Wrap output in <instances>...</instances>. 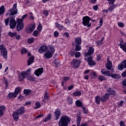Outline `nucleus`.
<instances>
[{"instance_id":"nucleus-1","label":"nucleus","mask_w":126,"mask_h":126,"mask_svg":"<svg viewBox=\"0 0 126 126\" xmlns=\"http://www.w3.org/2000/svg\"><path fill=\"white\" fill-rule=\"evenodd\" d=\"M25 107L21 106L16 111H15L12 114L13 119L15 122H18L19 121V115H23L25 113Z\"/></svg>"},{"instance_id":"nucleus-2","label":"nucleus","mask_w":126,"mask_h":126,"mask_svg":"<svg viewBox=\"0 0 126 126\" xmlns=\"http://www.w3.org/2000/svg\"><path fill=\"white\" fill-rule=\"evenodd\" d=\"M71 120V119L68 116H62L59 121L58 125L59 126H68V125L70 124Z\"/></svg>"},{"instance_id":"nucleus-3","label":"nucleus","mask_w":126,"mask_h":126,"mask_svg":"<svg viewBox=\"0 0 126 126\" xmlns=\"http://www.w3.org/2000/svg\"><path fill=\"white\" fill-rule=\"evenodd\" d=\"M55 52H56V50H55V48H54L53 47H50L49 50L46 51L43 57L47 60L51 59V58H53V56H54Z\"/></svg>"},{"instance_id":"nucleus-4","label":"nucleus","mask_w":126,"mask_h":126,"mask_svg":"<svg viewBox=\"0 0 126 126\" xmlns=\"http://www.w3.org/2000/svg\"><path fill=\"white\" fill-rule=\"evenodd\" d=\"M91 18L88 16H86L83 17L82 19V24L84 26H87L89 28L91 27V23H90Z\"/></svg>"},{"instance_id":"nucleus-5","label":"nucleus","mask_w":126,"mask_h":126,"mask_svg":"<svg viewBox=\"0 0 126 126\" xmlns=\"http://www.w3.org/2000/svg\"><path fill=\"white\" fill-rule=\"evenodd\" d=\"M8 12H10L9 16H13L17 14L18 12V9H17V3H15L13 5V6L11 8L9 9L8 10Z\"/></svg>"},{"instance_id":"nucleus-6","label":"nucleus","mask_w":126,"mask_h":126,"mask_svg":"<svg viewBox=\"0 0 126 126\" xmlns=\"http://www.w3.org/2000/svg\"><path fill=\"white\" fill-rule=\"evenodd\" d=\"M81 63V60H78L76 58L73 59L71 62V64H72L73 68H79L80 64Z\"/></svg>"},{"instance_id":"nucleus-7","label":"nucleus","mask_w":126,"mask_h":126,"mask_svg":"<svg viewBox=\"0 0 126 126\" xmlns=\"http://www.w3.org/2000/svg\"><path fill=\"white\" fill-rule=\"evenodd\" d=\"M0 51L1 52V55H2L3 58H4V59H7V49L4 47L3 44L0 45Z\"/></svg>"},{"instance_id":"nucleus-8","label":"nucleus","mask_w":126,"mask_h":126,"mask_svg":"<svg viewBox=\"0 0 126 126\" xmlns=\"http://www.w3.org/2000/svg\"><path fill=\"white\" fill-rule=\"evenodd\" d=\"M36 28V24H34L33 25L31 24L29 25L25 29V32L27 33V34H30L32 33L34 30H35V28Z\"/></svg>"},{"instance_id":"nucleus-9","label":"nucleus","mask_w":126,"mask_h":126,"mask_svg":"<svg viewBox=\"0 0 126 126\" xmlns=\"http://www.w3.org/2000/svg\"><path fill=\"white\" fill-rule=\"evenodd\" d=\"M94 52H95V49L92 46L90 47L88 52H85L84 54L85 58H87V57H92V55H94Z\"/></svg>"},{"instance_id":"nucleus-10","label":"nucleus","mask_w":126,"mask_h":126,"mask_svg":"<svg viewBox=\"0 0 126 126\" xmlns=\"http://www.w3.org/2000/svg\"><path fill=\"white\" fill-rule=\"evenodd\" d=\"M26 75H28L27 71H22L21 73H19L18 76L19 81H23L25 79Z\"/></svg>"},{"instance_id":"nucleus-11","label":"nucleus","mask_w":126,"mask_h":126,"mask_svg":"<svg viewBox=\"0 0 126 126\" xmlns=\"http://www.w3.org/2000/svg\"><path fill=\"white\" fill-rule=\"evenodd\" d=\"M87 62L89 65L93 66V65H96V62L93 60V57L89 56L87 58Z\"/></svg>"},{"instance_id":"nucleus-12","label":"nucleus","mask_w":126,"mask_h":126,"mask_svg":"<svg viewBox=\"0 0 126 126\" xmlns=\"http://www.w3.org/2000/svg\"><path fill=\"white\" fill-rule=\"evenodd\" d=\"M61 109L57 108L54 112V117L55 121H59L61 118Z\"/></svg>"},{"instance_id":"nucleus-13","label":"nucleus","mask_w":126,"mask_h":126,"mask_svg":"<svg viewBox=\"0 0 126 126\" xmlns=\"http://www.w3.org/2000/svg\"><path fill=\"white\" fill-rule=\"evenodd\" d=\"M124 68H126V59L119 63L117 69L118 70H123Z\"/></svg>"},{"instance_id":"nucleus-14","label":"nucleus","mask_w":126,"mask_h":126,"mask_svg":"<svg viewBox=\"0 0 126 126\" xmlns=\"http://www.w3.org/2000/svg\"><path fill=\"white\" fill-rule=\"evenodd\" d=\"M43 72H44V68L41 67L38 68V69L35 70L34 72V74L36 75V76H40L43 74Z\"/></svg>"},{"instance_id":"nucleus-15","label":"nucleus","mask_w":126,"mask_h":126,"mask_svg":"<svg viewBox=\"0 0 126 126\" xmlns=\"http://www.w3.org/2000/svg\"><path fill=\"white\" fill-rule=\"evenodd\" d=\"M9 26L10 29H14L15 26H16V21L13 18H11L9 21Z\"/></svg>"},{"instance_id":"nucleus-16","label":"nucleus","mask_w":126,"mask_h":126,"mask_svg":"<svg viewBox=\"0 0 126 126\" xmlns=\"http://www.w3.org/2000/svg\"><path fill=\"white\" fill-rule=\"evenodd\" d=\"M47 50H48V46L46 45H42L38 49V53H39V54H43L47 52Z\"/></svg>"},{"instance_id":"nucleus-17","label":"nucleus","mask_w":126,"mask_h":126,"mask_svg":"<svg viewBox=\"0 0 126 126\" xmlns=\"http://www.w3.org/2000/svg\"><path fill=\"white\" fill-rule=\"evenodd\" d=\"M100 72L102 75L104 76H110V73L109 70H107L106 68L101 69Z\"/></svg>"},{"instance_id":"nucleus-18","label":"nucleus","mask_w":126,"mask_h":126,"mask_svg":"<svg viewBox=\"0 0 126 126\" xmlns=\"http://www.w3.org/2000/svg\"><path fill=\"white\" fill-rule=\"evenodd\" d=\"M101 102L104 103L109 100V94L108 93H105L104 95L100 97Z\"/></svg>"},{"instance_id":"nucleus-19","label":"nucleus","mask_w":126,"mask_h":126,"mask_svg":"<svg viewBox=\"0 0 126 126\" xmlns=\"http://www.w3.org/2000/svg\"><path fill=\"white\" fill-rule=\"evenodd\" d=\"M107 63L105 64V66L108 70H111L112 67H113V63L111 62V61L108 60V59L107 60Z\"/></svg>"},{"instance_id":"nucleus-20","label":"nucleus","mask_w":126,"mask_h":126,"mask_svg":"<svg viewBox=\"0 0 126 126\" xmlns=\"http://www.w3.org/2000/svg\"><path fill=\"white\" fill-rule=\"evenodd\" d=\"M106 0L107 1H108V4L110 5H111V6L114 9H115V8H116V7L118 6L117 4H114L115 3V1H116V0Z\"/></svg>"},{"instance_id":"nucleus-21","label":"nucleus","mask_w":126,"mask_h":126,"mask_svg":"<svg viewBox=\"0 0 126 126\" xmlns=\"http://www.w3.org/2000/svg\"><path fill=\"white\" fill-rule=\"evenodd\" d=\"M35 60V57L34 56H32L29 57L28 60V65H31L33 63H34V61Z\"/></svg>"},{"instance_id":"nucleus-22","label":"nucleus","mask_w":126,"mask_h":126,"mask_svg":"<svg viewBox=\"0 0 126 126\" xmlns=\"http://www.w3.org/2000/svg\"><path fill=\"white\" fill-rule=\"evenodd\" d=\"M107 92H108V94L109 95H116V91L111 88H109L107 90Z\"/></svg>"},{"instance_id":"nucleus-23","label":"nucleus","mask_w":126,"mask_h":126,"mask_svg":"<svg viewBox=\"0 0 126 126\" xmlns=\"http://www.w3.org/2000/svg\"><path fill=\"white\" fill-rule=\"evenodd\" d=\"M55 27L56 28H57L58 29H59V31H62V30H63V29H64V28H65L64 26L60 24L58 22H56L55 23Z\"/></svg>"},{"instance_id":"nucleus-24","label":"nucleus","mask_w":126,"mask_h":126,"mask_svg":"<svg viewBox=\"0 0 126 126\" xmlns=\"http://www.w3.org/2000/svg\"><path fill=\"white\" fill-rule=\"evenodd\" d=\"M43 99H42V101L44 103H47V102L45 100H47V101H49V100H50V95H49V93H48V92H46L45 93Z\"/></svg>"},{"instance_id":"nucleus-25","label":"nucleus","mask_w":126,"mask_h":126,"mask_svg":"<svg viewBox=\"0 0 126 126\" xmlns=\"http://www.w3.org/2000/svg\"><path fill=\"white\" fill-rule=\"evenodd\" d=\"M23 93L25 96H29L32 93V90L28 89H25L23 91Z\"/></svg>"},{"instance_id":"nucleus-26","label":"nucleus","mask_w":126,"mask_h":126,"mask_svg":"<svg viewBox=\"0 0 126 126\" xmlns=\"http://www.w3.org/2000/svg\"><path fill=\"white\" fill-rule=\"evenodd\" d=\"M24 26V24H17L16 26L17 31H21V30H23Z\"/></svg>"},{"instance_id":"nucleus-27","label":"nucleus","mask_w":126,"mask_h":126,"mask_svg":"<svg viewBox=\"0 0 126 126\" xmlns=\"http://www.w3.org/2000/svg\"><path fill=\"white\" fill-rule=\"evenodd\" d=\"M75 104L76 107H77L78 108H82V107L84 106L83 105V103H82V102H81V101L79 100H77L75 101Z\"/></svg>"},{"instance_id":"nucleus-28","label":"nucleus","mask_w":126,"mask_h":126,"mask_svg":"<svg viewBox=\"0 0 126 126\" xmlns=\"http://www.w3.org/2000/svg\"><path fill=\"white\" fill-rule=\"evenodd\" d=\"M5 13V7H4V5H2L0 7V17L1 16V15H3Z\"/></svg>"},{"instance_id":"nucleus-29","label":"nucleus","mask_w":126,"mask_h":126,"mask_svg":"<svg viewBox=\"0 0 126 126\" xmlns=\"http://www.w3.org/2000/svg\"><path fill=\"white\" fill-rule=\"evenodd\" d=\"M5 109H6V107H5V106L4 105H0V116H3V111H5Z\"/></svg>"},{"instance_id":"nucleus-30","label":"nucleus","mask_w":126,"mask_h":126,"mask_svg":"<svg viewBox=\"0 0 126 126\" xmlns=\"http://www.w3.org/2000/svg\"><path fill=\"white\" fill-rule=\"evenodd\" d=\"M82 39L80 37H76L75 38V45H81V41Z\"/></svg>"},{"instance_id":"nucleus-31","label":"nucleus","mask_w":126,"mask_h":126,"mask_svg":"<svg viewBox=\"0 0 126 126\" xmlns=\"http://www.w3.org/2000/svg\"><path fill=\"white\" fill-rule=\"evenodd\" d=\"M95 102L97 105H100L101 101V96L99 95H96L95 97Z\"/></svg>"},{"instance_id":"nucleus-32","label":"nucleus","mask_w":126,"mask_h":126,"mask_svg":"<svg viewBox=\"0 0 126 126\" xmlns=\"http://www.w3.org/2000/svg\"><path fill=\"white\" fill-rule=\"evenodd\" d=\"M109 76L112 77V78H114V79H119L120 78V75L117 74L116 73H111Z\"/></svg>"},{"instance_id":"nucleus-33","label":"nucleus","mask_w":126,"mask_h":126,"mask_svg":"<svg viewBox=\"0 0 126 126\" xmlns=\"http://www.w3.org/2000/svg\"><path fill=\"white\" fill-rule=\"evenodd\" d=\"M81 92L80 91H75L73 93V96L74 97H79V96H81Z\"/></svg>"},{"instance_id":"nucleus-34","label":"nucleus","mask_w":126,"mask_h":126,"mask_svg":"<svg viewBox=\"0 0 126 126\" xmlns=\"http://www.w3.org/2000/svg\"><path fill=\"white\" fill-rule=\"evenodd\" d=\"M77 126H80V122H81V120L82 119V118L80 115H79L77 116Z\"/></svg>"},{"instance_id":"nucleus-35","label":"nucleus","mask_w":126,"mask_h":126,"mask_svg":"<svg viewBox=\"0 0 126 126\" xmlns=\"http://www.w3.org/2000/svg\"><path fill=\"white\" fill-rule=\"evenodd\" d=\"M8 35H9V37L13 38V37L17 36V32H9L8 33Z\"/></svg>"},{"instance_id":"nucleus-36","label":"nucleus","mask_w":126,"mask_h":126,"mask_svg":"<svg viewBox=\"0 0 126 126\" xmlns=\"http://www.w3.org/2000/svg\"><path fill=\"white\" fill-rule=\"evenodd\" d=\"M80 45L81 44H75V51H76V52L81 51L82 47Z\"/></svg>"},{"instance_id":"nucleus-37","label":"nucleus","mask_w":126,"mask_h":126,"mask_svg":"<svg viewBox=\"0 0 126 126\" xmlns=\"http://www.w3.org/2000/svg\"><path fill=\"white\" fill-rule=\"evenodd\" d=\"M106 79H107V78H106V77L101 75H100L98 77V80L99 81H104V80H106Z\"/></svg>"},{"instance_id":"nucleus-38","label":"nucleus","mask_w":126,"mask_h":126,"mask_svg":"<svg viewBox=\"0 0 126 126\" xmlns=\"http://www.w3.org/2000/svg\"><path fill=\"white\" fill-rule=\"evenodd\" d=\"M68 55L71 57V58H73V57H74L75 55V51H74V50H73L72 49L70 50L69 52H68Z\"/></svg>"},{"instance_id":"nucleus-39","label":"nucleus","mask_w":126,"mask_h":126,"mask_svg":"<svg viewBox=\"0 0 126 126\" xmlns=\"http://www.w3.org/2000/svg\"><path fill=\"white\" fill-rule=\"evenodd\" d=\"M81 109L83 110V114H85V115H87V114H88V109L86 108L84 105L81 107Z\"/></svg>"},{"instance_id":"nucleus-40","label":"nucleus","mask_w":126,"mask_h":126,"mask_svg":"<svg viewBox=\"0 0 126 126\" xmlns=\"http://www.w3.org/2000/svg\"><path fill=\"white\" fill-rule=\"evenodd\" d=\"M21 55H24L25 54H27L28 53V50L26 49V48L23 47L21 50Z\"/></svg>"},{"instance_id":"nucleus-41","label":"nucleus","mask_w":126,"mask_h":126,"mask_svg":"<svg viewBox=\"0 0 126 126\" xmlns=\"http://www.w3.org/2000/svg\"><path fill=\"white\" fill-rule=\"evenodd\" d=\"M34 41H35L34 37H31L28 39L27 42L28 44H32V43H33Z\"/></svg>"},{"instance_id":"nucleus-42","label":"nucleus","mask_w":126,"mask_h":126,"mask_svg":"<svg viewBox=\"0 0 126 126\" xmlns=\"http://www.w3.org/2000/svg\"><path fill=\"white\" fill-rule=\"evenodd\" d=\"M126 45H123V44L120 43V48L122 49L124 52H125L126 53V43H125Z\"/></svg>"},{"instance_id":"nucleus-43","label":"nucleus","mask_w":126,"mask_h":126,"mask_svg":"<svg viewBox=\"0 0 126 126\" xmlns=\"http://www.w3.org/2000/svg\"><path fill=\"white\" fill-rule=\"evenodd\" d=\"M35 105L36 106L34 107L35 110H37V109H40V108L41 107V104L40 103V102H39V101L36 102Z\"/></svg>"},{"instance_id":"nucleus-44","label":"nucleus","mask_w":126,"mask_h":126,"mask_svg":"<svg viewBox=\"0 0 126 126\" xmlns=\"http://www.w3.org/2000/svg\"><path fill=\"white\" fill-rule=\"evenodd\" d=\"M37 29L38 32H41L42 29H43V26H42V24H41V23L39 24V25L37 28Z\"/></svg>"},{"instance_id":"nucleus-45","label":"nucleus","mask_w":126,"mask_h":126,"mask_svg":"<svg viewBox=\"0 0 126 126\" xmlns=\"http://www.w3.org/2000/svg\"><path fill=\"white\" fill-rule=\"evenodd\" d=\"M70 80V77L69 76H64L63 77V80L64 82H66V81H68Z\"/></svg>"},{"instance_id":"nucleus-46","label":"nucleus","mask_w":126,"mask_h":126,"mask_svg":"<svg viewBox=\"0 0 126 126\" xmlns=\"http://www.w3.org/2000/svg\"><path fill=\"white\" fill-rule=\"evenodd\" d=\"M23 22L24 21L21 18H18V19L17 20V24H24Z\"/></svg>"},{"instance_id":"nucleus-47","label":"nucleus","mask_w":126,"mask_h":126,"mask_svg":"<svg viewBox=\"0 0 126 126\" xmlns=\"http://www.w3.org/2000/svg\"><path fill=\"white\" fill-rule=\"evenodd\" d=\"M32 35L34 37H37L38 35H39V31H37L36 30L32 32Z\"/></svg>"},{"instance_id":"nucleus-48","label":"nucleus","mask_w":126,"mask_h":126,"mask_svg":"<svg viewBox=\"0 0 126 126\" xmlns=\"http://www.w3.org/2000/svg\"><path fill=\"white\" fill-rule=\"evenodd\" d=\"M74 56L76 58H80V57H81V53L79 52H77L75 53Z\"/></svg>"},{"instance_id":"nucleus-49","label":"nucleus","mask_w":126,"mask_h":126,"mask_svg":"<svg viewBox=\"0 0 126 126\" xmlns=\"http://www.w3.org/2000/svg\"><path fill=\"white\" fill-rule=\"evenodd\" d=\"M15 92H16L18 94V93H20L21 92V88L20 87H17L15 89Z\"/></svg>"},{"instance_id":"nucleus-50","label":"nucleus","mask_w":126,"mask_h":126,"mask_svg":"<svg viewBox=\"0 0 126 126\" xmlns=\"http://www.w3.org/2000/svg\"><path fill=\"white\" fill-rule=\"evenodd\" d=\"M29 14H31V16L29 17V19H30L31 20H34L35 18L34 17V16H33V13L31 12L29 13Z\"/></svg>"},{"instance_id":"nucleus-51","label":"nucleus","mask_w":126,"mask_h":126,"mask_svg":"<svg viewBox=\"0 0 126 126\" xmlns=\"http://www.w3.org/2000/svg\"><path fill=\"white\" fill-rule=\"evenodd\" d=\"M101 57H102V55H101V54H98L96 56V61L97 62H100V61H101Z\"/></svg>"},{"instance_id":"nucleus-52","label":"nucleus","mask_w":126,"mask_h":126,"mask_svg":"<svg viewBox=\"0 0 126 126\" xmlns=\"http://www.w3.org/2000/svg\"><path fill=\"white\" fill-rule=\"evenodd\" d=\"M28 80H30V81L33 82L35 80V77L32 76L28 77Z\"/></svg>"},{"instance_id":"nucleus-53","label":"nucleus","mask_w":126,"mask_h":126,"mask_svg":"<svg viewBox=\"0 0 126 126\" xmlns=\"http://www.w3.org/2000/svg\"><path fill=\"white\" fill-rule=\"evenodd\" d=\"M93 8L94 10L97 11V10L99 9V7L98 6V5L96 4L93 7Z\"/></svg>"},{"instance_id":"nucleus-54","label":"nucleus","mask_w":126,"mask_h":126,"mask_svg":"<svg viewBox=\"0 0 126 126\" xmlns=\"http://www.w3.org/2000/svg\"><path fill=\"white\" fill-rule=\"evenodd\" d=\"M4 22H5V25L6 26H8L9 23V18H7L6 19H5L4 21Z\"/></svg>"},{"instance_id":"nucleus-55","label":"nucleus","mask_w":126,"mask_h":126,"mask_svg":"<svg viewBox=\"0 0 126 126\" xmlns=\"http://www.w3.org/2000/svg\"><path fill=\"white\" fill-rule=\"evenodd\" d=\"M74 88V86L73 85H71L68 87V91H70V90H72Z\"/></svg>"},{"instance_id":"nucleus-56","label":"nucleus","mask_w":126,"mask_h":126,"mask_svg":"<svg viewBox=\"0 0 126 126\" xmlns=\"http://www.w3.org/2000/svg\"><path fill=\"white\" fill-rule=\"evenodd\" d=\"M119 125H120V126H126V123L123 120H122L120 122Z\"/></svg>"},{"instance_id":"nucleus-57","label":"nucleus","mask_w":126,"mask_h":126,"mask_svg":"<svg viewBox=\"0 0 126 126\" xmlns=\"http://www.w3.org/2000/svg\"><path fill=\"white\" fill-rule=\"evenodd\" d=\"M12 97H13L12 93H9L7 96V98H9V99H11Z\"/></svg>"},{"instance_id":"nucleus-58","label":"nucleus","mask_w":126,"mask_h":126,"mask_svg":"<svg viewBox=\"0 0 126 126\" xmlns=\"http://www.w3.org/2000/svg\"><path fill=\"white\" fill-rule=\"evenodd\" d=\"M54 36L55 38H57V37H59V32L58 31L54 32Z\"/></svg>"},{"instance_id":"nucleus-59","label":"nucleus","mask_w":126,"mask_h":126,"mask_svg":"<svg viewBox=\"0 0 126 126\" xmlns=\"http://www.w3.org/2000/svg\"><path fill=\"white\" fill-rule=\"evenodd\" d=\"M118 25L119 27H121V28L124 27V26H125L124 23H122V22H119L118 23Z\"/></svg>"},{"instance_id":"nucleus-60","label":"nucleus","mask_w":126,"mask_h":126,"mask_svg":"<svg viewBox=\"0 0 126 126\" xmlns=\"http://www.w3.org/2000/svg\"><path fill=\"white\" fill-rule=\"evenodd\" d=\"M68 23H70V20L68 18H66L65 20L64 24H67Z\"/></svg>"},{"instance_id":"nucleus-61","label":"nucleus","mask_w":126,"mask_h":126,"mask_svg":"<svg viewBox=\"0 0 126 126\" xmlns=\"http://www.w3.org/2000/svg\"><path fill=\"white\" fill-rule=\"evenodd\" d=\"M67 101H68L69 104H72V103H73V102L72 101V98H71L70 97L68 98Z\"/></svg>"},{"instance_id":"nucleus-62","label":"nucleus","mask_w":126,"mask_h":126,"mask_svg":"<svg viewBox=\"0 0 126 126\" xmlns=\"http://www.w3.org/2000/svg\"><path fill=\"white\" fill-rule=\"evenodd\" d=\"M4 83L5 84V88H7V87H8V80H7H7H5Z\"/></svg>"},{"instance_id":"nucleus-63","label":"nucleus","mask_w":126,"mask_h":126,"mask_svg":"<svg viewBox=\"0 0 126 126\" xmlns=\"http://www.w3.org/2000/svg\"><path fill=\"white\" fill-rule=\"evenodd\" d=\"M122 86H125V87H126V79L122 81Z\"/></svg>"},{"instance_id":"nucleus-64","label":"nucleus","mask_w":126,"mask_h":126,"mask_svg":"<svg viewBox=\"0 0 126 126\" xmlns=\"http://www.w3.org/2000/svg\"><path fill=\"white\" fill-rule=\"evenodd\" d=\"M43 14L45 16H48V15H49V12L48 11V10H44L43 11Z\"/></svg>"}]
</instances>
